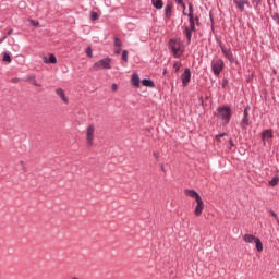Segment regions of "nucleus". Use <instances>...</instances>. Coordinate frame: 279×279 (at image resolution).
Here are the masks:
<instances>
[{"instance_id": "f257e3e1", "label": "nucleus", "mask_w": 279, "mask_h": 279, "mask_svg": "<svg viewBox=\"0 0 279 279\" xmlns=\"http://www.w3.org/2000/svg\"><path fill=\"white\" fill-rule=\"evenodd\" d=\"M187 21H189V25L183 26V36H185L186 38V45H191L193 34L197 32V27L202 25V22H199V17L187 19Z\"/></svg>"}, {"instance_id": "f03ea898", "label": "nucleus", "mask_w": 279, "mask_h": 279, "mask_svg": "<svg viewBox=\"0 0 279 279\" xmlns=\"http://www.w3.org/2000/svg\"><path fill=\"white\" fill-rule=\"evenodd\" d=\"M216 117L220 119L222 125H228L232 119V108L229 105L218 107Z\"/></svg>"}, {"instance_id": "7ed1b4c3", "label": "nucleus", "mask_w": 279, "mask_h": 279, "mask_svg": "<svg viewBox=\"0 0 279 279\" xmlns=\"http://www.w3.org/2000/svg\"><path fill=\"white\" fill-rule=\"evenodd\" d=\"M168 45L173 58H182L184 50H182V45L180 44V41L175 39H170Z\"/></svg>"}, {"instance_id": "20e7f679", "label": "nucleus", "mask_w": 279, "mask_h": 279, "mask_svg": "<svg viewBox=\"0 0 279 279\" xmlns=\"http://www.w3.org/2000/svg\"><path fill=\"white\" fill-rule=\"evenodd\" d=\"M112 59L107 57L94 63V71H101V69H112Z\"/></svg>"}, {"instance_id": "39448f33", "label": "nucleus", "mask_w": 279, "mask_h": 279, "mask_svg": "<svg viewBox=\"0 0 279 279\" xmlns=\"http://www.w3.org/2000/svg\"><path fill=\"white\" fill-rule=\"evenodd\" d=\"M223 66H226V64L221 59H218L211 62V71L216 77H219V75H221V72L223 71Z\"/></svg>"}, {"instance_id": "423d86ee", "label": "nucleus", "mask_w": 279, "mask_h": 279, "mask_svg": "<svg viewBox=\"0 0 279 279\" xmlns=\"http://www.w3.org/2000/svg\"><path fill=\"white\" fill-rule=\"evenodd\" d=\"M250 123V106H246L243 111V118L241 120L240 126L242 130H247Z\"/></svg>"}, {"instance_id": "0eeeda50", "label": "nucleus", "mask_w": 279, "mask_h": 279, "mask_svg": "<svg viewBox=\"0 0 279 279\" xmlns=\"http://www.w3.org/2000/svg\"><path fill=\"white\" fill-rule=\"evenodd\" d=\"M219 47L222 51V56H225L226 59H228L231 63L234 62V54L232 53V50L230 48H227L223 43L219 41Z\"/></svg>"}, {"instance_id": "6e6552de", "label": "nucleus", "mask_w": 279, "mask_h": 279, "mask_svg": "<svg viewBox=\"0 0 279 279\" xmlns=\"http://www.w3.org/2000/svg\"><path fill=\"white\" fill-rule=\"evenodd\" d=\"M86 140L88 147H93V141H95V125L87 126Z\"/></svg>"}, {"instance_id": "1a4fd4ad", "label": "nucleus", "mask_w": 279, "mask_h": 279, "mask_svg": "<svg viewBox=\"0 0 279 279\" xmlns=\"http://www.w3.org/2000/svg\"><path fill=\"white\" fill-rule=\"evenodd\" d=\"M181 81L183 88H186L189 84H191V69L186 68L184 72L181 74Z\"/></svg>"}, {"instance_id": "9d476101", "label": "nucleus", "mask_w": 279, "mask_h": 279, "mask_svg": "<svg viewBox=\"0 0 279 279\" xmlns=\"http://www.w3.org/2000/svg\"><path fill=\"white\" fill-rule=\"evenodd\" d=\"M171 16H173V2H168L165 7V20L171 21Z\"/></svg>"}, {"instance_id": "9b49d317", "label": "nucleus", "mask_w": 279, "mask_h": 279, "mask_svg": "<svg viewBox=\"0 0 279 279\" xmlns=\"http://www.w3.org/2000/svg\"><path fill=\"white\" fill-rule=\"evenodd\" d=\"M202 213H204V201L202 198H198V201H196L194 215L195 217H202Z\"/></svg>"}, {"instance_id": "f8f14e48", "label": "nucleus", "mask_w": 279, "mask_h": 279, "mask_svg": "<svg viewBox=\"0 0 279 279\" xmlns=\"http://www.w3.org/2000/svg\"><path fill=\"white\" fill-rule=\"evenodd\" d=\"M269 138H274V131L271 129L264 130L262 132V141L264 145L267 143V141H269Z\"/></svg>"}, {"instance_id": "ddd939ff", "label": "nucleus", "mask_w": 279, "mask_h": 279, "mask_svg": "<svg viewBox=\"0 0 279 279\" xmlns=\"http://www.w3.org/2000/svg\"><path fill=\"white\" fill-rule=\"evenodd\" d=\"M233 3L240 10V12H245V5H250V0H233Z\"/></svg>"}, {"instance_id": "4468645a", "label": "nucleus", "mask_w": 279, "mask_h": 279, "mask_svg": "<svg viewBox=\"0 0 279 279\" xmlns=\"http://www.w3.org/2000/svg\"><path fill=\"white\" fill-rule=\"evenodd\" d=\"M184 194L186 197H192L197 202L198 199H202V196L195 192V190H184Z\"/></svg>"}, {"instance_id": "2eb2a0df", "label": "nucleus", "mask_w": 279, "mask_h": 279, "mask_svg": "<svg viewBox=\"0 0 279 279\" xmlns=\"http://www.w3.org/2000/svg\"><path fill=\"white\" fill-rule=\"evenodd\" d=\"M187 19H199V15H195V9L193 2L189 3V13H186Z\"/></svg>"}, {"instance_id": "dca6fc26", "label": "nucleus", "mask_w": 279, "mask_h": 279, "mask_svg": "<svg viewBox=\"0 0 279 279\" xmlns=\"http://www.w3.org/2000/svg\"><path fill=\"white\" fill-rule=\"evenodd\" d=\"M45 64H56L58 62V59L56 58V54L51 53L49 58L44 57L43 58Z\"/></svg>"}, {"instance_id": "f3484780", "label": "nucleus", "mask_w": 279, "mask_h": 279, "mask_svg": "<svg viewBox=\"0 0 279 279\" xmlns=\"http://www.w3.org/2000/svg\"><path fill=\"white\" fill-rule=\"evenodd\" d=\"M131 82H132L133 86H135V88L141 87V77H138L137 73H133Z\"/></svg>"}, {"instance_id": "a211bd4d", "label": "nucleus", "mask_w": 279, "mask_h": 279, "mask_svg": "<svg viewBox=\"0 0 279 279\" xmlns=\"http://www.w3.org/2000/svg\"><path fill=\"white\" fill-rule=\"evenodd\" d=\"M57 95H59V97L62 99V101H64L65 104H69V98L66 97V95L64 94V89L62 88H57L56 89Z\"/></svg>"}, {"instance_id": "6ab92c4d", "label": "nucleus", "mask_w": 279, "mask_h": 279, "mask_svg": "<svg viewBox=\"0 0 279 279\" xmlns=\"http://www.w3.org/2000/svg\"><path fill=\"white\" fill-rule=\"evenodd\" d=\"M142 86H147L148 88H156V83L149 78L142 80Z\"/></svg>"}, {"instance_id": "aec40b11", "label": "nucleus", "mask_w": 279, "mask_h": 279, "mask_svg": "<svg viewBox=\"0 0 279 279\" xmlns=\"http://www.w3.org/2000/svg\"><path fill=\"white\" fill-rule=\"evenodd\" d=\"M256 235H252V234H244L243 235V241L244 243H255L256 242Z\"/></svg>"}, {"instance_id": "412c9836", "label": "nucleus", "mask_w": 279, "mask_h": 279, "mask_svg": "<svg viewBox=\"0 0 279 279\" xmlns=\"http://www.w3.org/2000/svg\"><path fill=\"white\" fill-rule=\"evenodd\" d=\"M151 4L156 10H162V8H165V2L162 0H151Z\"/></svg>"}, {"instance_id": "4be33fe9", "label": "nucleus", "mask_w": 279, "mask_h": 279, "mask_svg": "<svg viewBox=\"0 0 279 279\" xmlns=\"http://www.w3.org/2000/svg\"><path fill=\"white\" fill-rule=\"evenodd\" d=\"M174 2L182 8L183 16H186V3H184V0H174Z\"/></svg>"}, {"instance_id": "5701e85b", "label": "nucleus", "mask_w": 279, "mask_h": 279, "mask_svg": "<svg viewBox=\"0 0 279 279\" xmlns=\"http://www.w3.org/2000/svg\"><path fill=\"white\" fill-rule=\"evenodd\" d=\"M278 182H279V175L276 174L270 181H269V186H278Z\"/></svg>"}, {"instance_id": "b1692460", "label": "nucleus", "mask_w": 279, "mask_h": 279, "mask_svg": "<svg viewBox=\"0 0 279 279\" xmlns=\"http://www.w3.org/2000/svg\"><path fill=\"white\" fill-rule=\"evenodd\" d=\"M255 247H256L257 252H263V242L260 241L259 238H257L255 240Z\"/></svg>"}, {"instance_id": "393cba45", "label": "nucleus", "mask_w": 279, "mask_h": 279, "mask_svg": "<svg viewBox=\"0 0 279 279\" xmlns=\"http://www.w3.org/2000/svg\"><path fill=\"white\" fill-rule=\"evenodd\" d=\"M173 69H174V73H179V72H180V69H182V62L175 61V62L173 63Z\"/></svg>"}, {"instance_id": "a878e982", "label": "nucleus", "mask_w": 279, "mask_h": 279, "mask_svg": "<svg viewBox=\"0 0 279 279\" xmlns=\"http://www.w3.org/2000/svg\"><path fill=\"white\" fill-rule=\"evenodd\" d=\"M225 136H228V133H220V134L216 135L215 136L216 143H221V138H223Z\"/></svg>"}, {"instance_id": "bb28decb", "label": "nucleus", "mask_w": 279, "mask_h": 279, "mask_svg": "<svg viewBox=\"0 0 279 279\" xmlns=\"http://www.w3.org/2000/svg\"><path fill=\"white\" fill-rule=\"evenodd\" d=\"M122 46H123V41H121V38L116 37L114 38V47H118L119 49H121Z\"/></svg>"}, {"instance_id": "cd10ccee", "label": "nucleus", "mask_w": 279, "mask_h": 279, "mask_svg": "<svg viewBox=\"0 0 279 279\" xmlns=\"http://www.w3.org/2000/svg\"><path fill=\"white\" fill-rule=\"evenodd\" d=\"M263 3V0H252V4L257 10V8H260V4Z\"/></svg>"}, {"instance_id": "c85d7f7f", "label": "nucleus", "mask_w": 279, "mask_h": 279, "mask_svg": "<svg viewBox=\"0 0 279 279\" xmlns=\"http://www.w3.org/2000/svg\"><path fill=\"white\" fill-rule=\"evenodd\" d=\"M3 62H12V57H10V53L5 52L3 54Z\"/></svg>"}, {"instance_id": "c756f323", "label": "nucleus", "mask_w": 279, "mask_h": 279, "mask_svg": "<svg viewBox=\"0 0 279 279\" xmlns=\"http://www.w3.org/2000/svg\"><path fill=\"white\" fill-rule=\"evenodd\" d=\"M90 19L93 21H97V20H99V14L97 12H95V11H92L90 12Z\"/></svg>"}, {"instance_id": "7c9ffc66", "label": "nucleus", "mask_w": 279, "mask_h": 279, "mask_svg": "<svg viewBox=\"0 0 279 279\" xmlns=\"http://www.w3.org/2000/svg\"><path fill=\"white\" fill-rule=\"evenodd\" d=\"M271 19H272V21H275V23H276L277 25H279V13H278V12L274 13V14L271 15Z\"/></svg>"}, {"instance_id": "2f4dec72", "label": "nucleus", "mask_w": 279, "mask_h": 279, "mask_svg": "<svg viewBox=\"0 0 279 279\" xmlns=\"http://www.w3.org/2000/svg\"><path fill=\"white\" fill-rule=\"evenodd\" d=\"M85 53L88 58H93V48L90 47H87L86 50H85Z\"/></svg>"}, {"instance_id": "473e14b6", "label": "nucleus", "mask_w": 279, "mask_h": 279, "mask_svg": "<svg viewBox=\"0 0 279 279\" xmlns=\"http://www.w3.org/2000/svg\"><path fill=\"white\" fill-rule=\"evenodd\" d=\"M128 50H123L122 51V60H123V62H128Z\"/></svg>"}, {"instance_id": "72a5a7b5", "label": "nucleus", "mask_w": 279, "mask_h": 279, "mask_svg": "<svg viewBox=\"0 0 279 279\" xmlns=\"http://www.w3.org/2000/svg\"><path fill=\"white\" fill-rule=\"evenodd\" d=\"M31 25H33V27H38V25H40V22L31 20Z\"/></svg>"}, {"instance_id": "f704fd0d", "label": "nucleus", "mask_w": 279, "mask_h": 279, "mask_svg": "<svg viewBox=\"0 0 279 279\" xmlns=\"http://www.w3.org/2000/svg\"><path fill=\"white\" fill-rule=\"evenodd\" d=\"M111 89L113 90V93H116V90H119V86L116 83H113L111 85Z\"/></svg>"}, {"instance_id": "c9c22d12", "label": "nucleus", "mask_w": 279, "mask_h": 279, "mask_svg": "<svg viewBox=\"0 0 279 279\" xmlns=\"http://www.w3.org/2000/svg\"><path fill=\"white\" fill-rule=\"evenodd\" d=\"M270 215L276 219V221H278V214H276L274 210H270Z\"/></svg>"}, {"instance_id": "e433bc0d", "label": "nucleus", "mask_w": 279, "mask_h": 279, "mask_svg": "<svg viewBox=\"0 0 279 279\" xmlns=\"http://www.w3.org/2000/svg\"><path fill=\"white\" fill-rule=\"evenodd\" d=\"M198 100H199L201 106H202L203 108H205L206 105L204 104V97L201 96V97L198 98Z\"/></svg>"}, {"instance_id": "4c0bfd02", "label": "nucleus", "mask_w": 279, "mask_h": 279, "mask_svg": "<svg viewBox=\"0 0 279 279\" xmlns=\"http://www.w3.org/2000/svg\"><path fill=\"white\" fill-rule=\"evenodd\" d=\"M153 156H154V158H156L158 160L160 158V153L154 151Z\"/></svg>"}, {"instance_id": "58836bf2", "label": "nucleus", "mask_w": 279, "mask_h": 279, "mask_svg": "<svg viewBox=\"0 0 279 279\" xmlns=\"http://www.w3.org/2000/svg\"><path fill=\"white\" fill-rule=\"evenodd\" d=\"M229 145H230V149H232V147H234V141L232 138L229 140Z\"/></svg>"}, {"instance_id": "ea45409f", "label": "nucleus", "mask_w": 279, "mask_h": 279, "mask_svg": "<svg viewBox=\"0 0 279 279\" xmlns=\"http://www.w3.org/2000/svg\"><path fill=\"white\" fill-rule=\"evenodd\" d=\"M228 86V80L222 81V88H226Z\"/></svg>"}, {"instance_id": "a19ab883", "label": "nucleus", "mask_w": 279, "mask_h": 279, "mask_svg": "<svg viewBox=\"0 0 279 279\" xmlns=\"http://www.w3.org/2000/svg\"><path fill=\"white\" fill-rule=\"evenodd\" d=\"M7 34L8 36H12V34H14V29L10 28Z\"/></svg>"}, {"instance_id": "79ce46f5", "label": "nucleus", "mask_w": 279, "mask_h": 279, "mask_svg": "<svg viewBox=\"0 0 279 279\" xmlns=\"http://www.w3.org/2000/svg\"><path fill=\"white\" fill-rule=\"evenodd\" d=\"M34 85L40 87V84H37L36 81H34Z\"/></svg>"}, {"instance_id": "37998d69", "label": "nucleus", "mask_w": 279, "mask_h": 279, "mask_svg": "<svg viewBox=\"0 0 279 279\" xmlns=\"http://www.w3.org/2000/svg\"><path fill=\"white\" fill-rule=\"evenodd\" d=\"M20 163L22 165L23 169L25 170V166H24L25 163L23 161H21Z\"/></svg>"}, {"instance_id": "c03bdc74", "label": "nucleus", "mask_w": 279, "mask_h": 279, "mask_svg": "<svg viewBox=\"0 0 279 279\" xmlns=\"http://www.w3.org/2000/svg\"><path fill=\"white\" fill-rule=\"evenodd\" d=\"M116 53H121V48H119V49L116 51Z\"/></svg>"}, {"instance_id": "a18cd8bd", "label": "nucleus", "mask_w": 279, "mask_h": 279, "mask_svg": "<svg viewBox=\"0 0 279 279\" xmlns=\"http://www.w3.org/2000/svg\"><path fill=\"white\" fill-rule=\"evenodd\" d=\"M4 39H5V37H4V38H2V39H0V44H1V43H3V40H4Z\"/></svg>"}, {"instance_id": "49530a36", "label": "nucleus", "mask_w": 279, "mask_h": 279, "mask_svg": "<svg viewBox=\"0 0 279 279\" xmlns=\"http://www.w3.org/2000/svg\"><path fill=\"white\" fill-rule=\"evenodd\" d=\"M167 73V69L163 70V75Z\"/></svg>"}, {"instance_id": "de8ad7c7", "label": "nucleus", "mask_w": 279, "mask_h": 279, "mask_svg": "<svg viewBox=\"0 0 279 279\" xmlns=\"http://www.w3.org/2000/svg\"><path fill=\"white\" fill-rule=\"evenodd\" d=\"M13 82H19V78H14Z\"/></svg>"}, {"instance_id": "09e8293b", "label": "nucleus", "mask_w": 279, "mask_h": 279, "mask_svg": "<svg viewBox=\"0 0 279 279\" xmlns=\"http://www.w3.org/2000/svg\"><path fill=\"white\" fill-rule=\"evenodd\" d=\"M72 279H77L76 277L72 278Z\"/></svg>"}]
</instances>
